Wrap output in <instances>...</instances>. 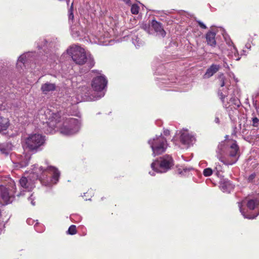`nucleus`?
Segmentation results:
<instances>
[{
    "instance_id": "f257e3e1",
    "label": "nucleus",
    "mask_w": 259,
    "mask_h": 259,
    "mask_svg": "<svg viewBox=\"0 0 259 259\" xmlns=\"http://www.w3.org/2000/svg\"><path fill=\"white\" fill-rule=\"evenodd\" d=\"M44 116L46 117V123L50 129L49 132L53 134L56 128L59 127L60 133L64 135L71 136L77 134L81 127L80 119L69 117L64 119L63 124L60 127L59 122L61 120V115L58 112H54L49 109L44 111Z\"/></svg>"
},
{
    "instance_id": "f03ea898",
    "label": "nucleus",
    "mask_w": 259,
    "mask_h": 259,
    "mask_svg": "<svg viewBox=\"0 0 259 259\" xmlns=\"http://www.w3.org/2000/svg\"><path fill=\"white\" fill-rule=\"evenodd\" d=\"M217 157L226 165H233L239 157V147L233 140H225L221 142L217 150Z\"/></svg>"
},
{
    "instance_id": "7ed1b4c3",
    "label": "nucleus",
    "mask_w": 259,
    "mask_h": 259,
    "mask_svg": "<svg viewBox=\"0 0 259 259\" xmlns=\"http://www.w3.org/2000/svg\"><path fill=\"white\" fill-rule=\"evenodd\" d=\"M107 83V80L103 75L98 76L94 78L92 82V87L96 92L95 93L96 95L91 94V90L88 87L84 85L81 89H79L80 91L81 99L78 98V100L80 102L82 100L94 101L101 99L105 95V93L103 90L106 87Z\"/></svg>"
},
{
    "instance_id": "20e7f679",
    "label": "nucleus",
    "mask_w": 259,
    "mask_h": 259,
    "mask_svg": "<svg viewBox=\"0 0 259 259\" xmlns=\"http://www.w3.org/2000/svg\"><path fill=\"white\" fill-rule=\"evenodd\" d=\"M67 51L75 64L79 65H85L84 72L89 70L94 66V59L83 48L77 45H73L70 46Z\"/></svg>"
},
{
    "instance_id": "39448f33",
    "label": "nucleus",
    "mask_w": 259,
    "mask_h": 259,
    "mask_svg": "<svg viewBox=\"0 0 259 259\" xmlns=\"http://www.w3.org/2000/svg\"><path fill=\"white\" fill-rule=\"evenodd\" d=\"M38 170L40 174L37 175L36 177L43 185L52 187L59 181L60 174L55 167L49 166L44 168L40 166Z\"/></svg>"
},
{
    "instance_id": "423d86ee",
    "label": "nucleus",
    "mask_w": 259,
    "mask_h": 259,
    "mask_svg": "<svg viewBox=\"0 0 259 259\" xmlns=\"http://www.w3.org/2000/svg\"><path fill=\"white\" fill-rule=\"evenodd\" d=\"M240 211L244 218L253 219L259 215V198L238 202Z\"/></svg>"
},
{
    "instance_id": "0eeeda50",
    "label": "nucleus",
    "mask_w": 259,
    "mask_h": 259,
    "mask_svg": "<svg viewBox=\"0 0 259 259\" xmlns=\"http://www.w3.org/2000/svg\"><path fill=\"white\" fill-rule=\"evenodd\" d=\"M173 165L174 160L171 156L165 155L151 163V167L154 171H149V173L151 176L155 175L154 171L157 173H164L171 169Z\"/></svg>"
},
{
    "instance_id": "6e6552de",
    "label": "nucleus",
    "mask_w": 259,
    "mask_h": 259,
    "mask_svg": "<svg viewBox=\"0 0 259 259\" xmlns=\"http://www.w3.org/2000/svg\"><path fill=\"white\" fill-rule=\"evenodd\" d=\"M148 144L152 150V155L156 156L164 153L168 146L166 139L162 135L155 136L148 141Z\"/></svg>"
},
{
    "instance_id": "1a4fd4ad",
    "label": "nucleus",
    "mask_w": 259,
    "mask_h": 259,
    "mask_svg": "<svg viewBox=\"0 0 259 259\" xmlns=\"http://www.w3.org/2000/svg\"><path fill=\"white\" fill-rule=\"evenodd\" d=\"M45 140V137L41 134H30L25 139V144L29 150L37 151L41 149Z\"/></svg>"
},
{
    "instance_id": "9d476101",
    "label": "nucleus",
    "mask_w": 259,
    "mask_h": 259,
    "mask_svg": "<svg viewBox=\"0 0 259 259\" xmlns=\"http://www.w3.org/2000/svg\"><path fill=\"white\" fill-rule=\"evenodd\" d=\"M7 76V71L3 67H0V99L3 102L7 97L9 87L6 84Z\"/></svg>"
},
{
    "instance_id": "9b49d317",
    "label": "nucleus",
    "mask_w": 259,
    "mask_h": 259,
    "mask_svg": "<svg viewBox=\"0 0 259 259\" xmlns=\"http://www.w3.org/2000/svg\"><path fill=\"white\" fill-rule=\"evenodd\" d=\"M15 190V185H13L11 190L3 186L0 187L1 197L6 204L12 203L13 201L14 193H16Z\"/></svg>"
},
{
    "instance_id": "f8f14e48",
    "label": "nucleus",
    "mask_w": 259,
    "mask_h": 259,
    "mask_svg": "<svg viewBox=\"0 0 259 259\" xmlns=\"http://www.w3.org/2000/svg\"><path fill=\"white\" fill-rule=\"evenodd\" d=\"M30 158V154L27 153L16 155V159H13L14 166L18 168L26 167L28 165Z\"/></svg>"
},
{
    "instance_id": "ddd939ff",
    "label": "nucleus",
    "mask_w": 259,
    "mask_h": 259,
    "mask_svg": "<svg viewBox=\"0 0 259 259\" xmlns=\"http://www.w3.org/2000/svg\"><path fill=\"white\" fill-rule=\"evenodd\" d=\"M218 78L221 87L223 88L219 89L218 94L222 102L224 103L225 98L228 97V90H225L224 87L229 85V83L223 73L219 74Z\"/></svg>"
},
{
    "instance_id": "4468645a",
    "label": "nucleus",
    "mask_w": 259,
    "mask_h": 259,
    "mask_svg": "<svg viewBox=\"0 0 259 259\" xmlns=\"http://www.w3.org/2000/svg\"><path fill=\"white\" fill-rule=\"evenodd\" d=\"M35 53L33 52H27L21 55L18 58L17 63V67L22 68L26 66V64L34 61Z\"/></svg>"
},
{
    "instance_id": "2eb2a0df",
    "label": "nucleus",
    "mask_w": 259,
    "mask_h": 259,
    "mask_svg": "<svg viewBox=\"0 0 259 259\" xmlns=\"http://www.w3.org/2000/svg\"><path fill=\"white\" fill-rule=\"evenodd\" d=\"M5 106L2 104L0 106V132L6 131L10 126V120L6 113Z\"/></svg>"
},
{
    "instance_id": "dca6fc26",
    "label": "nucleus",
    "mask_w": 259,
    "mask_h": 259,
    "mask_svg": "<svg viewBox=\"0 0 259 259\" xmlns=\"http://www.w3.org/2000/svg\"><path fill=\"white\" fill-rule=\"evenodd\" d=\"M180 141L185 148H188L195 143V138L187 131H185L181 132Z\"/></svg>"
},
{
    "instance_id": "f3484780",
    "label": "nucleus",
    "mask_w": 259,
    "mask_h": 259,
    "mask_svg": "<svg viewBox=\"0 0 259 259\" xmlns=\"http://www.w3.org/2000/svg\"><path fill=\"white\" fill-rule=\"evenodd\" d=\"M109 34L108 33H105L104 34H99L97 35H92L90 40L95 44L100 45L107 46L109 44L110 40L109 39Z\"/></svg>"
},
{
    "instance_id": "a211bd4d",
    "label": "nucleus",
    "mask_w": 259,
    "mask_h": 259,
    "mask_svg": "<svg viewBox=\"0 0 259 259\" xmlns=\"http://www.w3.org/2000/svg\"><path fill=\"white\" fill-rule=\"evenodd\" d=\"M57 46V39L53 38L51 40L42 39L38 41L37 47L39 49H42L44 51H46L47 49L51 50V49H55Z\"/></svg>"
},
{
    "instance_id": "6ab92c4d",
    "label": "nucleus",
    "mask_w": 259,
    "mask_h": 259,
    "mask_svg": "<svg viewBox=\"0 0 259 259\" xmlns=\"http://www.w3.org/2000/svg\"><path fill=\"white\" fill-rule=\"evenodd\" d=\"M151 26L156 35L162 37H164L166 35V32L164 30L162 24L155 20H152L151 22Z\"/></svg>"
},
{
    "instance_id": "aec40b11",
    "label": "nucleus",
    "mask_w": 259,
    "mask_h": 259,
    "mask_svg": "<svg viewBox=\"0 0 259 259\" xmlns=\"http://www.w3.org/2000/svg\"><path fill=\"white\" fill-rule=\"evenodd\" d=\"M19 184L23 191L29 192L34 187V183L25 177H22L20 179Z\"/></svg>"
},
{
    "instance_id": "412c9836",
    "label": "nucleus",
    "mask_w": 259,
    "mask_h": 259,
    "mask_svg": "<svg viewBox=\"0 0 259 259\" xmlns=\"http://www.w3.org/2000/svg\"><path fill=\"white\" fill-rule=\"evenodd\" d=\"M221 68L220 65L212 64L206 71L203 75L204 78H209L213 76Z\"/></svg>"
},
{
    "instance_id": "4be33fe9",
    "label": "nucleus",
    "mask_w": 259,
    "mask_h": 259,
    "mask_svg": "<svg viewBox=\"0 0 259 259\" xmlns=\"http://www.w3.org/2000/svg\"><path fill=\"white\" fill-rule=\"evenodd\" d=\"M40 89L44 94L47 95L55 91L56 85L55 83L47 82L41 85Z\"/></svg>"
},
{
    "instance_id": "5701e85b",
    "label": "nucleus",
    "mask_w": 259,
    "mask_h": 259,
    "mask_svg": "<svg viewBox=\"0 0 259 259\" xmlns=\"http://www.w3.org/2000/svg\"><path fill=\"white\" fill-rule=\"evenodd\" d=\"M227 52V56L230 59L235 60L236 61H239L240 59L238 51L235 46H233L230 48H228Z\"/></svg>"
},
{
    "instance_id": "b1692460",
    "label": "nucleus",
    "mask_w": 259,
    "mask_h": 259,
    "mask_svg": "<svg viewBox=\"0 0 259 259\" xmlns=\"http://www.w3.org/2000/svg\"><path fill=\"white\" fill-rule=\"evenodd\" d=\"M215 33L211 31H208L206 34V39L208 45L211 47H215L216 45V40L215 39Z\"/></svg>"
},
{
    "instance_id": "393cba45",
    "label": "nucleus",
    "mask_w": 259,
    "mask_h": 259,
    "mask_svg": "<svg viewBox=\"0 0 259 259\" xmlns=\"http://www.w3.org/2000/svg\"><path fill=\"white\" fill-rule=\"evenodd\" d=\"M13 145L11 143H0V151L2 154L8 155L13 149Z\"/></svg>"
},
{
    "instance_id": "a878e982",
    "label": "nucleus",
    "mask_w": 259,
    "mask_h": 259,
    "mask_svg": "<svg viewBox=\"0 0 259 259\" xmlns=\"http://www.w3.org/2000/svg\"><path fill=\"white\" fill-rule=\"evenodd\" d=\"M82 30L80 26L72 25L71 26V33L72 36L75 39H80Z\"/></svg>"
},
{
    "instance_id": "bb28decb",
    "label": "nucleus",
    "mask_w": 259,
    "mask_h": 259,
    "mask_svg": "<svg viewBox=\"0 0 259 259\" xmlns=\"http://www.w3.org/2000/svg\"><path fill=\"white\" fill-rule=\"evenodd\" d=\"M221 189L224 192L230 193L234 189V186L230 181H226L221 185Z\"/></svg>"
},
{
    "instance_id": "cd10ccee",
    "label": "nucleus",
    "mask_w": 259,
    "mask_h": 259,
    "mask_svg": "<svg viewBox=\"0 0 259 259\" xmlns=\"http://www.w3.org/2000/svg\"><path fill=\"white\" fill-rule=\"evenodd\" d=\"M58 57H59V55L55 54V53H51L49 54H48V53L46 52V55H44V58H47V61L50 63H52L54 62H56V60H58Z\"/></svg>"
},
{
    "instance_id": "c85d7f7f",
    "label": "nucleus",
    "mask_w": 259,
    "mask_h": 259,
    "mask_svg": "<svg viewBox=\"0 0 259 259\" xmlns=\"http://www.w3.org/2000/svg\"><path fill=\"white\" fill-rule=\"evenodd\" d=\"M132 41L136 48L139 47L143 44V42L136 36L133 37Z\"/></svg>"
},
{
    "instance_id": "c756f323",
    "label": "nucleus",
    "mask_w": 259,
    "mask_h": 259,
    "mask_svg": "<svg viewBox=\"0 0 259 259\" xmlns=\"http://www.w3.org/2000/svg\"><path fill=\"white\" fill-rule=\"evenodd\" d=\"M229 104H232L235 105L237 107H239L240 105V102L237 98L232 97L230 98Z\"/></svg>"
},
{
    "instance_id": "7c9ffc66",
    "label": "nucleus",
    "mask_w": 259,
    "mask_h": 259,
    "mask_svg": "<svg viewBox=\"0 0 259 259\" xmlns=\"http://www.w3.org/2000/svg\"><path fill=\"white\" fill-rule=\"evenodd\" d=\"M76 226L75 225H71L69 227L67 233L70 235H74L76 233Z\"/></svg>"
},
{
    "instance_id": "2f4dec72",
    "label": "nucleus",
    "mask_w": 259,
    "mask_h": 259,
    "mask_svg": "<svg viewBox=\"0 0 259 259\" xmlns=\"http://www.w3.org/2000/svg\"><path fill=\"white\" fill-rule=\"evenodd\" d=\"M139 11V7L136 5L134 4L131 7V12L133 14H138Z\"/></svg>"
},
{
    "instance_id": "473e14b6",
    "label": "nucleus",
    "mask_w": 259,
    "mask_h": 259,
    "mask_svg": "<svg viewBox=\"0 0 259 259\" xmlns=\"http://www.w3.org/2000/svg\"><path fill=\"white\" fill-rule=\"evenodd\" d=\"M203 175L205 177H209L212 174V170L210 168H206L203 170Z\"/></svg>"
},
{
    "instance_id": "72a5a7b5",
    "label": "nucleus",
    "mask_w": 259,
    "mask_h": 259,
    "mask_svg": "<svg viewBox=\"0 0 259 259\" xmlns=\"http://www.w3.org/2000/svg\"><path fill=\"white\" fill-rule=\"evenodd\" d=\"M255 177H256L255 173H254V172L252 173L248 176L247 180L249 183H252L254 181V180L255 179Z\"/></svg>"
},
{
    "instance_id": "f704fd0d",
    "label": "nucleus",
    "mask_w": 259,
    "mask_h": 259,
    "mask_svg": "<svg viewBox=\"0 0 259 259\" xmlns=\"http://www.w3.org/2000/svg\"><path fill=\"white\" fill-rule=\"evenodd\" d=\"M74 18V16L72 12V6L70 8L69 10V14H68V20L70 22L71 21H72Z\"/></svg>"
},
{
    "instance_id": "c9c22d12",
    "label": "nucleus",
    "mask_w": 259,
    "mask_h": 259,
    "mask_svg": "<svg viewBox=\"0 0 259 259\" xmlns=\"http://www.w3.org/2000/svg\"><path fill=\"white\" fill-rule=\"evenodd\" d=\"M150 26L149 25L145 24L143 26V28L149 34H153V32L152 31H150Z\"/></svg>"
},
{
    "instance_id": "e433bc0d",
    "label": "nucleus",
    "mask_w": 259,
    "mask_h": 259,
    "mask_svg": "<svg viewBox=\"0 0 259 259\" xmlns=\"http://www.w3.org/2000/svg\"><path fill=\"white\" fill-rule=\"evenodd\" d=\"M35 197L33 196V194H31V195L28 198V201H30L32 205L34 206L35 204V202L34 201Z\"/></svg>"
},
{
    "instance_id": "4c0bfd02",
    "label": "nucleus",
    "mask_w": 259,
    "mask_h": 259,
    "mask_svg": "<svg viewBox=\"0 0 259 259\" xmlns=\"http://www.w3.org/2000/svg\"><path fill=\"white\" fill-rule=\"evenodd\" d=\"M226 42L227 45L228 46L229 48H231V47L235 46L232 41L230 39V38H225Z\"/></svg>"
},
{
    "instance_id": "58836bf2",
    "label": "nucleus",
    "mask_w": 259,
    "mask_h": 259,
    "mask_svg": "<svg viewBox=\"0 0 259 259\" xmlns=\"http://www.w3.org/2000/svg\"><path fill=\"white\" fill-rule=\"evenodd\" d=\"M259 119L257 117H253L252 118V125L253 126L256 127L258 126Z\"/></svg>"
},
{
    "instance_id": "ea45409f",
    "label": "nucleus",
    "mask_w": 259,
    "mask_h": 259,
    "mask_svg": "<svg viewBox=\"0 0 259 259\" xmlns=\"http://www.w3.org/2000/svg\"><path fill=\"white\" fill-rule=\"evenodd\" d=\"M197 22L198 23V25H199V26L201 28H202L203 29H206V25L202 22H201V21L198 20V21H197Z\"/></svg>"
},
{
    "instance_id": "a19ab883",
    "label": "nucleus",
    "mask_w": 259,
    "mask_h": 259,
    "mask_svg": "<svg viewBox=\"0 0 259 259\" xmlns=\"http://www.w3.org/2000/svg\"><path fill=\"white\" fill-rule=\"evenodd\" d=\"M37 224H38V223H37V222H36V223H35V224H34V229H35V230L37 232H41L43 231V230H42V229L39 230V229H38V226L37 225Z\"/></svg>"
},
{
    "instance_id": "79ce46f5",
    "label": "nucleus",
    "mask_w": 259,
    "mask_h": 259,
    "mask_svg": "<svg viewBox=\"0 0 259 259\" xmlns=\"http://www.w3.org/2000/svg\"><path fill=\"white\" fill-rule=\"evenodd\" d=\"M27 223L29 225H32L35 223V221L31 219H28L27 220Z\"/></svg>"
},
{
    "instance_id": "37998d69",
    "label": "nucleus",
    "mask_w": 259,
    "mask_h": 259,
    "mask_svg": "<svg viewBox=\"0 0 259 259\" xmlns=\"http://www.w3.org/2000/svg\"><path fill=\"white\" fill-rule=\"evenodd\" d=\"M164 135L166 136L169 135L170 131L168 130H164L163 131Z\"/></svg>"
},
{
    "instance_id": "c03bdc74",
    "label": "nucleus",
    "mask_w": 259,
    "mask_h": 259,
    "mask_svg": "<svg viewBox=\"0 0 259 259\" xmlns=\"http://www.w3.org/2000/svg\"><path fill=\"white\" fill-rule=\"evenodd\" d=\"M214 122L216 123L219 124L220 122V119L218 116H216L214 119Z\"/></svg>"
},
{
    "instance_id": "a18cd8bd",
    "label": "nucleus",
    "mask_w": 259,
    "mask_h": 259,
    "mask_svg": "<svg viewBox=\"0 0 259 259\" xmlns=\"http://www.w3.org/2000/svg\"><path fill=\"white\" fill-rule=\"evenodd\" d=\"M245 47H246V48H247V49H250V48H251V45H250V44H248H248H246V45H245Z\"/></svg>"
},
{
    "instance_id": "49530a36",
    "label": "nucleus",
    "mask_w": 259,
    "mask_h": 259,
    "mask_svg": "<svg viewBox=\"0 0 259 259\" xmlns=\"http://www.w3.org/2000/svg\"><path fill=\"white\" fill-rule=\"evenodd\" d=\"M223 62H224V67H226V66H228V65H227V63H226V58H224V59H223Z\"/></svg>"
},
{
    "instance_id": "de8ad7c7",
    "label": "nucleus",
    "mask_w": 259,
    "mask_h": 259,
    "mask_svg": "<svg viewBox=\"0 0 259 259\" xmlns=\"http://www.w3.org/2000/svg\"><path fill=\"white\" fill-rule=\"evenodd\" d=\"M126 4H129L130 3V0H123Z\"/></svg>"
},
{
    "instance_id": "09e8293b",
    "label": "nucleus",
    "mask_w": 259,
    "mask_h": 259,
    "mask_svg": "<svg viewBox=\"0 0 259 259\" xmlns=\"http://www.w3.org/2000/svg\"><path fill=\"white\" fill-rule=\"evenodd\" d=\"M22 195H23V194H22V193H21H21H17V194H16V195H17V196H20Z\"/></svg>"
},
{
    "instance_id": "8fccbe9b",
    "label": "nucleus",
    "mask_w": 259,
    "mask_h": 259,
    "mask_svg": "<svg viewBox=\"0 0 259 259\" xmlns=\"http://www.w3.org/2000/svg\"><path fill=\"white\" fill-rule=\"evenodd\" d=\"M242 52H243V54H241V55H242L243 54H244V55H246V54H245V51L244 50H243V51H242Z\"/></svg>"
},
{
    "instance_id": "3c124183",
    "label": "nucleus",
    "mask_w": 259,
    "mask_h": 259,
    "mask_svg": "<svg viewBox=\"0 0 259 259\" xmlns=\"http://www.w3.org/2000/svg\"><path fill=\"white\" fill-rule=\"evenodd\" d=\"M242 133L243 134H244L245 133V132H244V129H243L242 131Z\"/></svg>"
}]
</instances>
